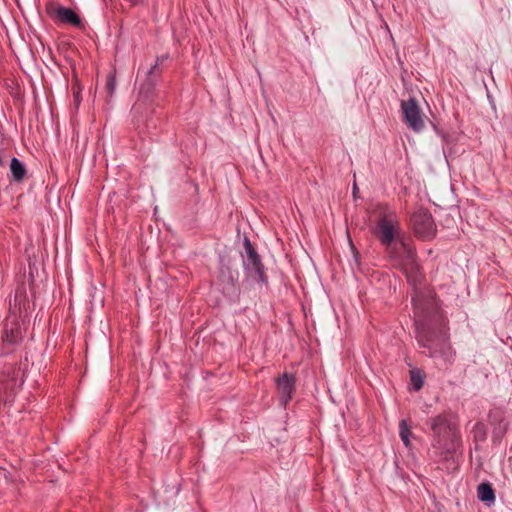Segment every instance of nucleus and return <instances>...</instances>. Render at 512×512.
<instances>
[{"label":"nucleus","mask_w":512,"mask_h":512,"mask_svg":"<svg viewBox=\"0 0 512 512\" xmlns=\"http://www.w3.org/2000/svg\"><path fill=\"white\" fill-rule=\"evenodd\" d=\"M490 418H493L491 421L493 425L492 441L494 444H499L507 433L508 425L500 415L496 417L490 414Z\"/></svg>","instance_id":"obj_14"},{"label":"nucleus","mask_w":512,"mask_h":512,"mask_svg":"<svg viewBox=\"0 0 512 512\" xmlns=\"http://www.w3.org/2000/svg\"><path fill=\"white\" fill-rule=\"evenodd\" d=\"M478 499L487 505H491L495 501V492L492 485L488 482H484L477 487Z\"/></svg>","instance_id":"obj_15"},{"label":"nucleus","mask_w":512,"mask_h":512,"mask_svg":"<svg viewBox=\"0 0 512 512\" xmlns=\"http://www.w3.org/2000/svg\"><path fill=\"white\" fill-rule=\"evenodd\" d=\"M401 110L403 120L407 126L415 131L420 132L425 127L421 109L414 97L401 101Z\"/></svg>","instance_id":"obj_7"},{"label":"nucleus","mask_w":512,"mask_h":512,"mask_svg":"<svg viewBox=\"0 0 512 512\" xmlns=\"http://www.w3.org/2000/svg\"><path fill=\"white\" fill-rule=\"evenodd\" d=\"M414 313L418 318V322L438 321L443 318L440 305L433 291L427 292L416 291L412 298Z\"/></svg>","instance_id":"obj_3"},{"label":"nucleus","mask_w":512,"mask_h":512,"mask_svg":"<svg viewBox=\"0 0 512 512\" xmlns=\"http://www.w3.org/2000/svg\"><path fill=\"white\" fill-rule=\"evenodd\" d=\"M401 271L406 275L407 281L416 289L418 285H421L424 276L420 271V267L417 262L403 266L400 268Z\"/></svg>","instance_id":"obj_13"},{"label":"nucleus","mask_w":512,"mask_h":512,"mask_svg":"<svg viewBox=\"0 0 512 512\" xmlns=\"http://www.w3.org/2000/svg\"><path fill=\"white\" fill-rule=\"evenodd\" d=\"M10 169L13 175V178L16 181H21L26 173V169L24 164L16 157H13L10 162Z\"/></svg>","instance_id":"obj_17"},{"label":"nucleus","mask_w":512,"mask_h":512,"mask_svg":"<svg viewBox=\"0 0 512 512\" xmlns=\"http://www.w3.org/2000/svg\"><path fill=\"white\" fill-rule=\"evenodd\" d=\"M412 432L410 426L408 425L406 420H401L399 423V435L406 447L410 446V436Z\"/></svg>","instance_id":"obj_18"},{"label":"nucleus","mask_w":512,"mask_h":512,"mask_svg":"<svg viewBox=\"0 0 512 512\" xmlns=\"http://www.w3.org/2000/svg\"><path fill=\"white\" fill-rule=\"evenodd\" d=\"M432 431L431 448L440 460H448L454 453V438L458 434V423L449 412L440 413L430 419Z\"/></svg>","instance_id":"obj_1"},{"label":"nucleus","mask_w":512,"mask_h":512,"mask_svg":"<svg viewBox=\"0 0 512 512\" xmlns=\"http://www.w3.org/2000/svg\"><path fill=\"white\" fill-rule=\"evenodd\" d=\"M357 192V185L356 183H354V186H353V194L355 195Z\"/></svg>","instance_id":"obj_24"},{"label":"nucleus","mask_w":512,"mask_h":512,"mask_svg":"<svg viewBox=\"0 0 512 512\" xmlns=\"http://www.w3.org/2000/svg\"><path fill=\"white\" fill-rule=\"evenodd\" d=\"M23 324L15 315L6 318L3 331V342L5 345L15 346L19 344L24 337Z\"/></svg>","instance_id":"obj_9"},{"label":"nucleus","mask_w":512,"mask_h":512,"mask_svg":"<svg viewBox=\"0 0 512 512\" xmlns=\"http://www.w3.org/2000/svg\"><path fill=\"white\" fill-rule=\"evenodd\" d=\"M416 338L420 346L428 350L430 357H441L448 362L452 360L455 353L446 333H436L418 327Z\"/></svg>","instance_id":"obj_2"},{"label":"nucleus","mask_w":512,"mask_h":512,"mask_svg":"<svg viewBox=\"0 0 512 512\" xmlns=\"http://www.w3.org/2000/svg\"><path fill=\"white\" fill-rule=\"evenodd\" d=\"M158 66H159V61L157 60L155 62V64L151 67V69L149 70L148 75H152L156 71V69H158Z\"/></svg>","instance_id":"obj_21"},{"label":"nucleus","mask_w":512,"mask_h":512,"mask_svg":"<svg viewBox=\"0 0 512 512\" xmlns=\"http://www.w3.org/2000/svg\"><path fill=\"white\" fill-rule=\"evenodd\" d=\"M46 13L57 24L71 25L80 30L85 29L80 16L71 8L49 3L46 5Z\"/></svg>","instance_id":"obj_6"},{"label":"nucleus","mask_w":512,"mask_h":512,"mask_svg":"<svg viewBox=\"0 0 512 512\" xmlns=\"http://www.w3.org/2000/svg\"><path fill=\"white\" fill-rule=\"evenodd\" d=\"M486 13L490 20L496 24L504 23L510 18V11L502 0L498 3H494Z\"/></svg>","instance_id":"obj_12"},{"label":"nucleus","mask_w":512,"mask_h":512,"mask_svg":"<svg viewBox=\"0 0 512 512\" xmlns=\"http://www.w3.org/2000/svg\"><path fill=\"white\" fill-rule=\"evenodd\" d=\"M275 384L279 393L280 401L284 406H286L295 393L296 377L294 374L284 372L275 379Z\"/></svg>","instance_id":"obj_11"},{"label":"nucleus","mask_w":512,"mask_h":512,"mask_svg":"<svg viewBox=\"0 0 512 512\" xmlns=\"http://www.w3.org/2000/svg\"><path fill=\"white\" fill-rule=\"evenodd\" d=\"M411 225L415 235L422 240H432L437 234V226L432 214L425 208H419L411 216Z\"/></svg>","instance_id":"obj_5"},{"label":"nucleus","mask_w":512,"mask_h":512,"mask_svg":"<svg viewBox=\"0 0 512 512\" xmlns=\"http://www.w3.org/2000/svg\"><path fill=\"white\" fill-rule=\"evenodd\" d=\"M74 98H75L76 105L78 106L80 104V93L76 92L74 94Z\"/></svg>","instance_id":"obj_23"},{"label":"nucleus","mask_w":512,"mask_h":512,"mask_svg":"<svg viewBox=\"0 0 512 512\" xmlns=\"http://www.w3.org/2000/svg\"><path fill=\"white\" fill-rule=\"evenodd\" d=\"M105 90L109 97H112L116 90V73L110 72L106 78Z\"/></svg>","instance_id":"obj_20"},{"label":"nucleus","mask_w":512,"mask_h":512,"mask_svg":"<svg viewBox=\"0 0 512 512\" xmlns=\"http://www.w3.org/2000/svg\"><path fill=\"white\" fill-rule=\"evenodd\" d=\"M473 441L476 446L475 449H478V444L484 442L487 439V429L483 422H476L472 431Z\"/></svg>","instance_id":"obj_16"},{"label":"nucleus","mask_w":512,"mask_h":512,"mask_svg":"<svg viewBox=\"0 0 512 512\" xmlns=\"http://www.w3.org/2000/svg\"><path fill=\"white\" fill-rule=\"evenodd\" d=\"M390 256L399 268L417 262L415 248L404 241H399L394 245L390 251Z\"/></svg>","instance_id":"obj_10"},{"label":"nucleus","mask_w":512,"mask_h":512,"mask_svg":"<svg viewBox=\"0 0 512 512\" xmlns=\"http://www.w3.org/2000/svg\"><path fill=\"white\" fill-rule=\"evenodd\" d=\"M243 244L247 254V259L243 262L244 269L250 274L254 273L259 282L267 283V275L260 255L248 237L244 238Z\"/></svg>","instance_id":"obj_8"},{"label":"nucleus","mask_w":512,"mask_h":512,"mask_svg":"<svg viewBox=\"0 0 512 512\" xmlns=\"http://www.w3.org/2000/svg\"><path fill=\"white\" fill-rule=\"evenodd\" d=\"M410 380L415 391H419L424 384V375L421 370L413 369L410 371Z\"/></svg>","instance_id":"obj_19"},{"label":"nucleus","mask_w":512,"mask_h":512,"mask_svg":"<svg viewBox=\"0 0 512 512\" xmlns=\"http://www.w3.org/2000/svg\"><path fill=\"white\" fill-rule=\"evenodd\" d=\"M158 66H159V61L157 60L155 62V64L151 67V69L149 70L148 75H152L156 71V69H158Z\"/></svg>","instance_id":"obj_22"},{"label":"nucleus","mask_w":512,"mask_h":512,"mask_svg":"<svg viewBox=\"0 0 512 512\" xmlns=\"http://www.w3.org/2000/svg\"><path fill=\"white\" fill-rule=\"evenodd\" d=\"M400 232V222L394 211H386L377 221L374 234L378 237L380 243L385 247H390L398 239Z\"/></svg>","instance_id":"obj_4"}]
</instances>
